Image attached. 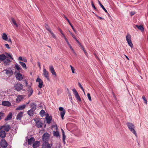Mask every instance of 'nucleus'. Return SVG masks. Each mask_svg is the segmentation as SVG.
Here are the masks:
<instances>
[{"instance_id":"f257e3e1","label":"nucleus","mask_w":148,"mask_h":148,"mask_svg":"<svg viewBox=\"0 0 148 148\" xmlns=\"http://www.w3.org/2000/svg\"><path fill=\"white\" fill-rule=\"evenodd\" d=\"M31 107L32 108L29 110L27 112L28 114L30 116H32L33 115L34 112L36 109V106L35 103H33Z\"/></svg>"},{"instance_id":"f03ea898","label":"nucleus","mask_w":148,"mask_h":148,"mask_svg":"<svg viewBox=\"0 0 148 148\" xmlns=\"http://www.w3.org/2000/svg\"><path fill=\"white\" fill-rule=\"evenodd\" d=\"M126 40L129 45L132 48L133 47V45L131 40V36L130 35L127 34L126 37Z\"/></svg>"},{"instance_id":"7ed1b4c3","label":"nucleus","mask_w":148,"mask_h":148,"mask_svg":"<svg viewBox=\"0 0 148 148\" xmlns=\"http://www.w3.org/2000/svg\"><path fill=\"white\" fill-rule=\"evenodd\" d=\"M49 134L47 133L44 134L42 136V139L44 143L48 142L49 139Z\"/></svg>"},{"instance_id":"20e7f679","label":"nucleus","mask_w":148,"mask_h":148,"mask_svg":"<svg viewBox=\"0 0 148 148\" xmlns=\"http://www.w3.org/2000/svg\"><path fill=\"white\" fill-rule=\"evenodd\" d=\"M72 90L77 99L79 101H81V100L78 94V93L75 90V88H74Z\"/></svg>"},{"instance_id":"39448f33","label":"nucleus","mask_w":148,"mask_h":148,"mask_svg":"<svg viewBox=\"0 0 148 148\" xmlns=\"http://www.w3.org/2000/svg\"><path fill=\"white\" fill-rule=\"evenodd\" d=\"M14 87L15 90L18 91H19L23 89V85L19 83L15 84Z\"/></svg>"},{"instance_id":"423d86ee","label":"nucleus","mask_w":148,"mask_h":148,"mask_svg":"<svg viewBox=\"0 0 148 148\" xmlns=\"http://www.w3.org/2000/svg\"><path fill=\"white\" fill-rule=\"evenodd\" d=\"M59 110L60 111H62L60 112V114L62 119H63L64 116L66 113V110H64V108L62 107H59Z\"/></svg>"},{"instance_id":"0eeeda50","label":"nucleus","mask_w":148,"mask_h":148,"mask_svg":"<svg viewBox=\"0 0 148 148\" xmlns=\"http://www.w3.org/2000/svg\"><path fill=\"white\" fill-rule=\"evenodd\" d=\"M5 71L6 74L9 76H10L12 75L13 72L11 68H9L8 69H6L4 70Z\"/></svg>"},{"instance_id":"6e6552de","label":"nucleus","mask_w":148,"mask_h":148,"mask_svg":"<svg viewBox=\"0 0 148 148\" xmlns=\"http://www.w3.org/2000/svg\"><path fill=\"white\" fill-rule=\"evenodd\" d=\"M1 145L3 148H6L8 146V144L5 140H2L1 141Z\"/></svg>"},{"instance_id":"1a4fd4ad","label":"nucleus","mask_w":148,"mask_h":148,"mask_svg":"<svg viewBox=\"0 0 148 148\" xmlns=\"http://www.w3.org/2000/svg\"><path fill=\"white\" fill-rule=\"evenodd\" d=\"M49 73L45 69H43V74L44 76L49 81Z\"/></svg>"},{"instance_id":"9d476101","label":"nucleus","mask_w":148,"mask_h":148,"mask_svg":"<svg viewBox=\"0 0 148 148\" xmlns=\"http://www.w3.org/2000/svg\"><path fill=\"white\" fill-rule=\"evenodd\" d=\"M5 130H0V137L3 138L5 137L6 133ZM6 132H8L9 130H5Z\"/></svg>"},{"instance_id":"9b49d317","label":"nucleus","mask_w":148,"mask_h":148,"mask_svg":"<svg viewBox=\"0 0 148 148\" xmlns=\"http://www.w3.org/2000/svg\"><path fill=\"white\" fill-rule=\"evenodd\" d=\"M51 144H49L48 142L44 143L42 145V148H51L52 146Z\"/></svg>"},{"instance_id":"f8f14e48","label":"nucleus","mask_w":148,"mask_h":148,"mask_svg":"<svg viewBox=\"0 0 148 148\" xmlns=\"http://www.w3.org/2000/svg\"><path fill=\"white\" fill-rule=\"evenodd\" d=\"M10 127L9 125L5 124L3 126L0 127V130H10Z\"/></svg>"},{"instance_id":"ddd939ff","label":"nucleus","mask_w":148,"mask_h":148,"mask_svg":"<svg viewBox=\"0 0 148 148\" xmlns=\"http://www.w3.org/2000/svg\"><path fill=\"white\" fill-rule=\"evenodd\" d=\"M12 114L11 112H10L5 119L4 120L5 121L10 120L12 118Z\"/></svg>"},{"instance_id":"4468645a","label":"nucleus","mask_w":148,"mask_h":148,"mask_svg":"<svg viewBox=\"0 0 148 148\" xmlns=\"http://www.w3.org/2000/svg\"><path fill=\"white\" fill-rule=\"evenodd\" d=\"M36 82H38V87L40 88H41L42 87L43 82L40 78H38L36 80Z\"/></svg>"},{"instance_id":"2eb2a0df","label":"nucleus","mask_w":148,"mask_h":148,"mask_svg":"<svg viewBox=\"0 0 148 148\" xmlns=\"http://www.w3.org/2000/svg\"><path fill=\"white\" fill-rule=\"evenodd\" d=\"M42 124L43 123L40 120H38L36 121V125L38 128H41Z\"/></svg>"},{"instance_id":"dca6fc26","label":"nucleus","mask_w":148,"mask_h":148,"mask_svg":"<svg viewBox=\"0 0 148 148\" xmlns=\"http://www.w3.org/2000/svg\"><path fill=\"white\" fill-rule=\"evenodd\" d=\"M23 98L24 97L23 96L20 95H18L17 97L16 101L17 102L19 103L22 100Z\"/></svg>"},{"instance_id":"f3484780","label":"nucleus","mask_w":148,"mask_h":148,"mask_svg":"<svg viewBox=\"0 0 148 148\" xmlns=\"http://www.w3.org/2000/svg\"><path fill=\"white\" fill-rule=\"evenodd\" d=\"M49 70L52 74L54 75L55 76H56V74L55 71L54 69L52 66H51L49 67Z\"/></svg>"},{"instance_id":"a211bd4d","label":"nucleus","mask_w":148,"mask_h":148,"mask_svg":"<svg viewBox=\"0 0 148 148\" xmlns=\"http://www.w3.org/2000/svg\"><path fill=\"white\" fill-rule=\"evenodd\" d=\"M2 105L5 106H9L11 105V103L8 101H4L2 102Z\"/></svg>"},{"instance_id":"6ab92c4d","label":"nucleus","mask_w":148,"mask_h":148,"mask_svg":"<svg viewBox=\"0 0 148 148\" xmlns=\"http://www.w3.org/2000/svg\"><path fill=\"white\" fill-rule=\"evenodd\" d=\"M40 144V142L38 141H36L33 144V147L34 148H36L38 147Z\"/></svg>"},{"instance_id":"aec40b11","label":"nucleus","mask_w":148,"mask_h":148,"mask_svg":"<svg viewBox=\"0 0 148 148\" xmlns=\"http://www.w3.org/2000/svg\"><path fill=\"white\" fill-rule=\"evenodd\" d=\"M35 139L33 137H32L27 140L28 144L31 145L35 141Z\"/></svg>"},{"instance_id":"412c9836","label":"nucleus","mask_w":148,"mask_h":148,"mask_svg":"<svg viewBox=\"0 0 148 148\" xmlns=\"http://www.w3.org/2000/svg\"><path fill=\"white\" fill-rule=\"evenodd\" d=\"M28 88L29 89L28 90V96L30 97L33 93V90L30 86Z\"/></svg>"},{"instance_id":"4be33fe9","label":"nucleus","mask_w":148,"mask_h":148,"mask_svg":"<svg viewBox=\"0 0 148 148\" xmlns=\"http://www.w3.org/2000/svg\"><path fill=\"white\" fill-rule=\"evenodd\" d=\"M16 77L17 79L19 80H21L23 79L22 75L20 73H18L16 75Z\"/></svg>"},{"instance_id":"5701e85b","label":"nucleus","mask_w":148,"mask_h":148,"mask_svg":"<svg viewBox=\"0 0 148 148\" xmlns=\"http://www.w3.org/2000/svg\"><path fill=\"white\" fill-rule=\"evenodd\" d=\"M64 17L65 18V19L67 21L69 22V24L71 26V27L73 29V31L75 33H76V30H75V29L73 27V26L71 24V23L70 22V21H69V19H68L67 17L64 15Z\"/></svg>"},{"instance_id":"b1692460","label":"nucleus","mask_w":148,"mask_h":148,"mask_svg":"<svg viewBox=\"0 0 148 148\" xmlns=\"http://www.w3.org/2000/svg\"><path fill=\"white\" fill-rule=\"evenodd\" d=\"M127 126L128 128L130 130H134L135 129V127L134 125L132 123H128Z\"/></svg>"},{"instance_id":"393cba45","label":"nucleus","mask_w":148,"mask_h":148,"mask_svg":"<svg viewBox=\"0 0 148 148\" xmlns=\"http://www.w3.org/2000/svg\"><path fill=\"white\" fill-rule=\"evenodd\" d=\"M25 106L26 105L25 104H24L20 106H19L16 109V110H22L25 108Z\"/></svg>"},{"instance_id":"a878e982","label":"nucleus","mask_w":148,"mask_h":148,"mask_svg":"<svg viewBox=\"0 0 148 148\" xmlns=\"http://www.w3.org/2000/svg\"><path fill=\"white\" fill-rule=\"evenodd\" d=\"M23 114L22 112L19 113L17 116L16 119L18 120H20L21 119L22 116Z\"/></svg>"},{"instance_id":"bb28decb","label":"nucleus","mask_w":148,"mask_h":148,"mask_svg":"<svg viewBox=\"0 0 148 148\" xmlns=\"http://www.w3.org/2000/svg\"><path fill=\"white\" fill-rule=\"evenodd\" d=\"M6 57L4 54H2L0 55V60L3 61L5 59Z\"/></svg>"},{"instance_id":"cd10ccee","label":"nucleus","mask_w":148,"mask_h":148,"mask_svg":"<svg viewBox=\"0 0 148 148\" xmlns=\"http://www.w3.org/2000/svg\"><path fill=\"white\" fill-rule=\"evenodd\" d=\"M136 26L138 28V29L140 30L142 32L144 31V29L143 25H140L139 26L137 25H136Z\"/></svg>"},{"instance_id":"c85d7f7f","label":"nucleus","mask_w":148,"mask_h":148,"mask_svg":"<svg viewBox=\"0 0 148 148\" xmlns=\"http://www.w3.org/2000/svg\"><path fill=\"white\" fill-rule=\"evenodd\" d=\"M19 63L25 69H26L27 68L26 64L24 62L19 61Z\"/></svg>"},{"instance_id":"c756f323","label":"nucleus","mask_w":148,"mask_h":148,"mask_svg":"<svg viewBox=\"0 0 148 148\" xmlns=\"http://www.w3.org/2000/svg\"><path fill=\"white\" fill-rule=\"evenodd\" d=\"M62 140L64 143H65V140L66 138V136L65 134V133L64 130H62Z\"/></svg>"},{"instance_id":"7c9ffc66","label":"nucleus","mask_w":148,"mask_h":148,"mask_svg":"<svg viewBox=\"0 0 148 148\" xmlns=\"http://www.w3.org/2000/svg\"><path fill=\"white\" fill-rule=\"evenodd\" d=\"M47 123H50L51 120V119L50 118V116L48 115V116H47L46 117Z\"/></svg>"},{"instance_id":"2f4dec72","label":"nucleus","mask_w":148,"mask_h":148,"mask_svg":"<svg viewBox=\"0 0 148 148\" xmlns=\"http://www.w3.org/2000/svg\"><path fill=\"white\" fill-rule=\"evenodd\" d=\"M11 22L15 25L16 27H18V25L16 23V21L13 18H11Z\"/></svg>"},{"instance_id":"473e14b6","label":"nucleus","mask_w":148,"mask_h":148,"mask_svg":"<svg viewBox=\"0 0 148 148\" xmlns=\"http://www.w3.org/2000/svg\"><path fill=\"white\" fill-rule=\"evenodd\" d=\"M53 135L57 137H58L59 136V132L57 131H54L53 132Z\"/></svg>"},{"instance_id":"72a5a7b5","label":"nucleus","mask_w":148,"mask_h":148,"mask_svg":"<svg viewBox=\"0 0 148 148\" xmlns=\"http://www.w3.org/2000/svg\"><path fill=\"white\" fill-rule=\"evenodd\" d=\"M5 116V114L2 112H0V120H1L2 119H3Z\"/></svg>"},{"instance_id":"f704fd0d","label":"nucleus","mask_w":148,"mask_h":148,"mask_svg":"<svg viewBox=\"0 0 148 148\" xmlns=\"http://www.w3.org/2000/svg\"><path fill=\"white\" fill-rule=\"evenodd\" d=\"M2 38L5 40H7L8 37L7 35L5 33H3L2 35Z\"/></svg>"},{"instance_id":"c9c22d12","label":"nucleus","mask_w":148,"mask_h":148,"mask_svg":"<svg viewBox=\"0 0 148 148\" xmlns=\"http://www.w3.org/2000/svg\"><path fill=\"white\" fill-rule=\"evenodd\" d=\"M51 129H53L54 130H57L58 127L57 125L56 124L53 125L51 126Z\"/></svg>"},{"instance_id":"e433bc0d","label":"nucleus","mask_w":148,"mask_h":148,"mask_svg":"<svg viewBox=\"0 0 148 148\" xmlns=\"http://www.w3.org/2000/svg\"><path fill=\"white\" fill-rule=\"evenodd\" d=\"M91 4L92 5V8L96 11H97V10L96 8V7H95V5H94L93 1H91Z\"/></svg>"},{"instance_id":"4c0bfd02","label":"nucleus","mask_w":148,"mask_h":148,"mask_svg":"<svg viewBox=\"0 0 148 148\" xmlns=\"http://www.w3.org/2000/svg\"><path fill=\"white\" fill-rule=\"evenodd\" d=\"M15 68L18 70H21V68L18 64H15Z\"/></svg>"},{"instance_id":"58836bf2","label":"nucleus","mask_w":148,"mask_h":148,"mask_svg":"<svg viewBox=\"0 0 148 148\" xmlns=\"http://www.w3.org/2000/svg\"><path fill=\"white\" fill-rule=\"evenodd\" d=\"M142 99L144 101V103L147 104V101L145 96H142Z\"/></svg>"},{"instance_id":"ea45409f","label":"nucleus","mask_w":148,"mask_h":148,"mask_svg":"<svg viewBox=\"0 0 148 148\" xmlns=\"http://www.w3.org/2000/svg\"><path fill=\"white\" fill-rule=\"evenodd\" d=\"M5 54L6 56L9 57L12 60H13V58L10 54H9L8 53H5Z\"/></svg>"},{"instance_id":"a19ab883","label":"nucleus","mask_w":148,"mask_h":148,"mask_svg":"<svg viewBox=\"0 0 148 148\" xmlns=\"http://www.w3.org/2000/svg\"><path fill=\"white\" fill-rule=\"evenodd\" d=\"M45 27L47 29L49 32L51 30V29L49 27V26L47 24H45Z\"/></svg>"},{"instance_id":"79ce46f5","label":"nucleus","mask_w":148,"mask_h":148,"mask_svg":"<svg viewBox=\"0 0 148 148\" xmlns=\"http://www.w3.org/2000/svg\"><path fill=\"white\" fill-rule=\"evenodd\" d=\"M49 32L51 34V36L53 37L55 39H56V36L55 34H53V33L51 31V30Z\"/></svg>"},{"instance_id":"37998d69","label":"nucleus","mask_w":148,"mask_h":148,"mask_svg":"<svg viewBox=\"0 0 148 148\" xmlns=\"http://www.w3.org/2000/svg\"><path fill=\"white\" fill-rule=\"evenodd\" d=\"M40 113L41 115L43 116L45 114V112L44 110H42L40 111Z\"/></svg>"},{"instance_id":"c03bdc74","label":"nucleus","mask_w":148,"mask_h":148,"mask_svg":"<svg viewBox=\"0 0 148 148\" xmlns=\"http://www.w3.org/2000/svg\"><path fill=\"white\" fill-rule=\"evenodd\" d=\"M101 8H102L103 9V10L105 11V12L107 13H108V12L106 10L105 8H104V7L103 6V5H102L101 6H100Z\"/></svg>"},{"instance_id":"a18cd8bd","label":"nucleus","mask_w":148,"mask_h":148,"mask_svg":"<svg viewBox=\"0 0 148 148\" xmlns=\"http://www.w3.org/2000/svg\"><path fill=\"white\" fill-rule=\"evenodd\" d=\"M130 130L135 135V136L136 137H137V134H136V131H135V130Z\"/></svg>"},{"instance_id":"49530a36","label":"nucleus","mask_w":148,"mask_h":148,"mask_svg":"<svg viewBox=\"0 0 148 148\" xmlns=\"http://www.w3.org/2000/svg\"><path fill=\"white\" fill-rule=\"evenodd\" d=\"M87 96L89 101H91L92 100L90 93H88L87 94Z\"/></svg>"},{"instance_id":"de8ad7c7","label":"nucleus","mask_w":148,"mask_h":148,"mask_svg":"<svg viewBox=\"0 0 148 148\" xmlns=\"http://www.w3.org/2000/svg\"><path fill=\"white\" fill-rule=\"evenodd\" d=\"M10 60L9 59H7L4 61V63L7 64L10 63Z\"/></svg>"},{"instance_id":"09e8293b","label":"nucleus","mask_w":148,"mask_h":148,"mask_svg":"<svg viewBox=\"0 0 148 148\" xmlns=\"http://www.w3.org/2000/svg\"><path fill=\"white\" fill-rule=\"evenodd\" d=\"M63 37H64V39H65V40L66 41V42H67V44L69 45V42L67 39L66 37L65 36H63Z\"/></svg>"},{"instance_id":"8fccbe9b","label":"nucleus","mask_w":148,"mask_h":148,"mask_svg":"<svg viewBox=\"0 0 148 148\" xmlns=\"http://www.w3.org/2000/svg\"><path fill=\"white\" fill-rule=\"evenodd\" d=\"M68 45L69 46L70 48L72 50V51L73 52H74V50H73V49L72 47V46H71V45L70 44V43L69 44V45Z\"/></svg>"},{"instance_id":"3c124183","label":"nucleus","mask_w":148,"mask_h":148,"mask_svg":"<svg viewBox=\"0 0 148 148\" xmlns=\"http://www.w3.org/2000/svg\"><path fill=\"white\" fill-rule=\"evenodd\" d=\"M130 13L131 16H132L136 14V12L134 11H132L130 12Z\"/></svg>"},{"instance_id":"603ef678","label":"nucleus","mask_w":148,"mask_h":148,"mask_svg":"<svg viewBox=\"0 0 148 148\" xmlns=\"http://www.w3.org/2000/svg\"><path fill=\"white\" fill-rule=\"evenodd\" d=\"M22 61H23L25 62H27V60L25 57H23V58L22 59Z\"/></svg>"},{"instance_id":"864d4df0","label":"nucleus","mask_w":148,"mask_h":148,"mask_svg":"<svg viewBox=\"0 0 148 148\" xmlns=\"http://www.w3.org/2000/svg\"><path fill=\"white\" fill-rule=\"evenodd\" d=\"M5 46L8 49H10V47H9L8 44H6L5 45Z\"/></svg>"},{"instance_id":"5fc2aeb1","label":"nucleus","mask_w":148,"mask_h":148,"mask_svg":"<svg viewBox=\"0 0 148 148\" xmlns=\"http://www.w3.org/2000/svg\"><path fill=\"white\" fill-rule=\"evenodd\" d=\"M59 31H60V32L61 33V34L63 36H65L64 34L63 33L62 30H61V29H59Z\"/></svg>"},{"instance_id":"6e6d98bb","label":"nucleus","mask_w":148,"mask_h":148,"mask_svg":"<svg viewBox=\"0 0 148 148\" xmlns=\"http://www.w3.org/2000/svg\"><path fill=\"white\" fill-rule=\"evenodd\" d=\"M71 69L72 70V73H75L74 71H75V69L73 67H71Z\"/></svg>"},{"instance_id":"4d7b16f0","label":"nucleus","mask_w":148,"mask_h":148,"mask_svg":"<svg viewBox=\"0 0 148 148\" xmlns=\"http://www.w3.org/2000/svg\"><path fill=\"white\" fill-rule=\"evenodd\" d=\"M83 51L84 52L86 55L87 56L88 54H87V52H86V50L85 49H83Z\"/></svg>"},{"instance_id":"13d9d810","label":"nucleus","mask_w":148,"mask_h":148,"mask_svg":"<svg viewBox=\"0 0 148 148\" xmlns=\"http://www.w3.org/2000/svg\"><path fill=\"white\" fill-rule=\"evenodd\" d=\"M23 59V58L21 56H20L18 58V60L19 61H22Z\"/></svg>"},{"instance_id":"bf43d9fd","label":"nucleus","mask_w":148,"mask_h":148,"mask_svg":"<svg viewBox=\"0 0 148 148\" xmlns=\"http://www.w3.org/2000/svg\"><path fill=\"white\" fill-rule=\"evenodd\" d=\"M97 18L98 19H104L103 18H102V17H100V16H97Z\"/></svg>"},{"instance_id":"052dcab7","label":"nucleus","mask_w":148,"mask_h":148,"mask_svg":"<svg viewBox=\"0 0 148 148\" xmlns=\"http://www.w3.org/2000/svg\"><path fill=\"white\" fill-rule=\"evenodd\" d=\"M94 55H95L96 58L97 59H98V60H99V58H98V57H97V55L95 53H94Z\"/></svg>"},{"instance_id":"680f3d73","label":"nucleus","mask_w":148,"mask_h":148,"mask_svg":"<svg viewBox=\"0 0 148 148\" xmlns=\"http://www.w3.org/2000/svg\"><path fill=\"white\" fill-rule=\"evenodd\" d=\"M25 86H27L28 85V82H27V81L26 80H25Z\"/></svg>"},{"instance_id":"e2e57ef3","label":"nucleus","mask_w":148,"mask_h":148,"mask_svg":"<svg viewBox=\"0 0 148 148\" xmlns=\"http://www.w3.org/2000/svg\"><path fill=\"white\" fill-rule=\"evenodd\" d=\"M78 84L79 86L81 88H82L83 87L82 86V85H81V84L79 82L78 83Z\"/></svg>"},{"instance_id":"0e129e2a","label":"nucleus","mask_w":148,"mask_h":148,"mask_svg":"<svg viewBox=\"0 0 148 148\" xmlns=\"http://www.w3.org/2000/svg\"><path fill=\"white\" fill-rule=\"evenodd\" d=\"M38 66L40 69H41V66H40V64L39 62H38Z\"/></svg>"},{"instance_id":"69168bd1","label":"nucleus","mask_w":148,"mask_h":148,"mask_svg":"<svg viewBox=\"0 0 148 148\" xmlns=\"http://www.w3.org/2000/svg\"><path fill=\"white\" fill-rule=\"evenodd\" d=\"M71 36L74 39H76V38L75 36L73 34H72Z\"/></svg>"},{"instance_id":"338daca9","label":"nucleus","mask_w":148,"mask_h":148,"mask_svg":"<svg viewBox=\"0 0 148 148\" xmlns=\"http://www.w3.org/2000/svg\"><path fill=\"white\" fill-rule=\"evenodd\" d=\"M98 2L100 6H101L102 5L99 0H98Z\"/></svg>"},{"instance_id":"774afa93","label":"nucleus","mask_w":148,"mask_h":148,"mask_svg":"<svg viewBox=\"0 0 148 148\" xmlns=\"http://www.w3.org/2000/svg\"><path fill=\"white\" fill-rule=\"evenodd\" d=\"M98 2L100 6H101L102 5L99 0H98Z\"/></svg>"}]
</instances>
